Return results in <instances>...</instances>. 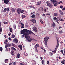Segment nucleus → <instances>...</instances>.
<instances>
[{
	"label": "nucleus",
	"instance_id": "37",
	"mask_svg": "<svg viewBox=\"0 0 65 65\" xmlns=\"http://www.w3.org/2000/svg\"><path fill=\"white\" fill-rule=\"evenodd\" d=\"M60 20V18H58V19L56 21L57 22H59V21Z\"/></svg>",
	"mask_w": 65,
	"mask_h": 65
},
{
	"label": "nucleus",
	"instance_id": "25",
	"mask_svg": "<svg viewBox=\"0 0 65 65\" xmlns=\"http://www.w3.org/2000/svg\"><path fill=\"white\" fill-rule=\"evenodd\" d=\"M4 42L5 43V44H7V42H8V41L7 40H6L5 41H4Z\"/></svg>",
	"mask_w": 65,
	"mask_h": 65
},
{
	"label": "nucleus",
	"instance_id": "33",
	"mask_svg": "<svg viewBox=\"0 0 65 65\" xmlns=\"http://www.w3.org/2000/svg\"><path fill=\"white\" fill-rule=\"evenodd\" d=\"M52 26L53 27H55V23L54 22H53L52 24Z\"/></svg>",
	"mask_w": 65,
	"mask_h": 65
},
{
	"label": "nucleus",
	"instance_id": "58",
	"mask_svg": "<svg viewBox=\"0 0 65 65\" xmlns=\"http://www.w3.org/2000/svg\"><path fill=\"white\" fill-rule=\"evenodd\" d=\"M61 28H62V26H60L59 27V28L58 29V30H60V29H61Z\"/></svg>",
	"mask_w": 65,
	"mask_h": 65
},
{
	"label": "nucleus",
	"instance_id": "57",
	"mask_svg": "<svg viewBox=\"0 0 65 65\" xmlns=\"http://www.w3.org/2000/svg\"><path fill=\"white\" fill-rule=\"evenodd\" d=\"M8 35L9 36H10V35H11V33L10 32V33L8 34Z\"/></svg>",
	"mask_w": 65,
	"mask_h": 65
},
{
	"label": "nucleus",
	"instance_id": "35",
	"mask_svg": "<svg viewBox=\"0 0 65 65\" xmlns=\"http://www.w3.org/2000/svg\"><path fill=\"white\" fill-rule=\"evenodd\" d=\"M8 44H7L5 45V48H7V47H8Z\"/></svg>",
	"mask_w": 65,
	"mask_h": 65
},
{
	"label": "nucleus",
	"instance_id": "22",
	"mask_svg": "<svg viewBox=\"0 0 65 65\" xmlns=\"http://www.w3.org/2000/svg\"><path fill=\"white\" fill-rule=\"evenodd\" d=\"M37 5H39L41 4V1H40L39 2H37Z\"/></svg>",
	"mask_w": 65,
	"mask_h": 65
},
{
	"label": "nucleus",
	"instance_id": "55",
	"mask_svg": "<svg viewBox=\"0 0 65 65\" xmlns=\"http://www.w3.org/2000/svg\"><path fill=\"white\" fill-rule=\"evenodd\" d=\"M29 7L30 8H32L33 7V6H32V5H31L30 6H29Z\"/></svg>",
	"mask_w": 65,
	"mask_h": 65
},
{
	"label": "nucleus",
	"instance_id": "14",
	"mask_svg": "<svg viewBox=\"0 0 65 65\" xmlns=\"http://www.w3.org/2000/svg\"><path fill=\"white\" fill-rule=\"evenodd\" d=\"M11 55H14V51L12 50L11 52Z\"/></svg>",
	"mask_w": 65,
	"mask_h": 65
},
{
	"label": "nucleus",
	"instance_id": "47",
	"mask_svg": "<svg viewBox=\"0 0 65 65\" xmlns=\"http://www.w3.org/2000/svg\"><path fill=\"white\" fill-rule=\"evenodd\" d=\"M41 10H42V11H43L44 10L43 9V7H42L41 8Z\"/></svg>",
	"mask_w": 65,
	"mask_h": 65
},
{
	"label": "nucleus",
	"instance_id": "44",
	"mask_svg": "<svg viewBox=\"0 0 65 65\" xmlns=\"http://www.w3.org/2000/svg\"><path fill=\"white\" fill-rule=\"evenodd\" d=\"M60 3H61L62 4H63V3L61 1H60V2L59 3V4H60Z\"/></svg>",
	"mask_w": 65,
	"mask_h": 65
},
{
	"label": "nucleus",
	"instance_id": "11",
	"mask_svg": "<svg viewBox=\"0 0 65 65\" xmlns=\"http://www.w3.org/2000/svg\"><path fill=\"white\" fill-rule=\"evenodd\" d=\"M39 45L38 44H37L35 46V48H37V47H39Z\"/></svg>",
	"mask_w": 65,
	"mask_h": 65
},
{
	"label": "nucleus",
	"instance_id": "2",
	"mask_svg": "<svg viewBox=\"0 0 65 65\" xmlns=\"http://www.w3.org/2000/svg\"><path fill=\"white\" fill-rule=\"evenodd\" d=\"M51 2L53 4H54L55 6H57V5L59 3V1H57L56 0H51Z\"/></svg>",
	"mask_w": 65,
	"mask_h": 65
},
{
	"label": "nucleus",
	"instance_id": "26",
	"mask_svg": "<svg viewBox=\"0 0 65 65\" xmlns=\"http://www.w3.org/2000/svg\"><path fill=\"white\" fill-rule=\"evenodd\" d=\"M44 62H45L44 60L43 59L42 60V64H43L44 65Z\"/></svg>",
	"mask_w": 65,
	"mask_h": 65
},
{
	"label": "nucleus",
	"instance_id": "19",
	"mask_svg": "<svg viewBox=\"0 0 65 65\" xmlns=\"http://www.w3.org/2000/svg\"><path fill=\"white\" fill-rule=\"evenodd\" d=\"M51 3L50 2L48 1L46 2V4L47 6H48Z\"/></svg>",
	"mask_w": 65,
	"mask_h": 65
},
{
	"label": "nucleus",
	"instance_id": "13",
	"mask_svg": "<svg viewBox=\"0 0 65 65\" xmlns=\"http://www.w3.org/2000/svg\"><path fill=\"white\" fill-rule=\"evenodd\" d=\"M59 12V13H60V14H61V15H63V12L61 10H60Z\"/></svg>",
	"mask_w": 65,
	"mask_h": 65
},
{
	"label": "nucleus",
	"instance_id": "16",
	"mask_svg": "<svg viewBox=\"0 0 65 65\" xmlns=\"http://www.w3.org/2000/svg\"><path fill=\"white\" fill-rule=\"evenodd\" d=\"M17 58H20V53H18L17 54Z\"/></svg>",
	"mask_w": 65,
	"mask_h": 65
},
{
	"label": "nucleus",
	"instance_id": "6",
	"mask_svg": "<svg viewBox=\"0 0 65 65\" xmlns=\"http://www.w3.org/2000/svg\"><path fill=\"white\" fill-rule=\"evenodd\" d=\"M10 0H4V2L5 4H8V2H9Z\"/></svg>",
	"mask_w": 65,
	"mask_h": 65
},
{
	"label": "nucleus",
	"instance_id": "12",
	"mask_svg": "<svg viewBox=\"0 0 65 65\" xmlns=\"http://www.w3.org/2000/svg\"><path fill=\"white\" fill-rule=\"evenodd\" d=\"M49 7H50V8H51L52 7H53V4H52L51 3L48 6Z\"/></svg>",
	"mask_w": 65,
	"mask_h": 65
},
{
	"label": "nucleus",
	"instance_id": "18",
	"mask_svg": "<svg viewBox=\"0 0 65 65\" xmlns=\"http://www.w3.org/2000/svg\"><path fill=\"white\" fill-rule=\"evenodd\" d=\"M11 49L12 50H13V51H16V49L13 47H11Z\"/></svg>",
	"mask_w": 65,
	"mask_h": 65
},
{
	"label": "nucleus",
	"instance_id": "10",
	"mask_svg": "<svg viewBox=\"0 0 65 65\" xmlns=\"http://www.w3.org/2000/svg\"><path fill=\"white\" fill-rule=\"evenodd\" d=\"M1 22H0V35L1 34V32L2 31V27H1Z\"/></svg>",
	"mask_w": 65,
	"mask_h": 65
},
{
	"label": "nucleus",
	"instance_id": "39",
	"mask_svg": "<svg viewBox=\"0 0 65 65\" xmlns=\"http://www.w3.org/2000/svg\"><path fill=\"white\" fill-rule=\"evenodd\" d=\"M53 19L54 21H56L57 20V18L56 17H54Z\"/></svg>",
	"mask_w": 65,
	"mask_h": 65
},
{
	"label": "nucleus",
	"instance_id": "56",
	"mask_svg": "<svg viewBox=\"0 0 65 65\" xmlns=\"http://www.w3.org/2000/svg\"><path fill=\"white\" fill-rule=\"evenodd\" d=\"M62 10H65V8L64 7L62 9Z\"/></svg>",
	"mask_w": 65,
	"mask_h": 65
},
{
	"label": "nucleus",
	"instance_id": "64",
	"mask_svg": "<svg viewBox=\"0 0 65 65\" xmlns=\"http://www.w3.org/2000/svg\"><path fill=\"white\" fill-rule=\"evenodd\" d=\"M12 63H10L9 64V65H12Z\"/></svg>",
	"mask_w": 65,
	"mask_h": 65
},
{
	"label": "nucleus",
	"instance_id": "40",
	"mask_svg": "<svg viewBox=\"0 0 65 65\" xmlns=\"http://www.w3.org/2000/svg\"><path fill=\"white\" fill-rule=\"evenodd\" d=\"M35 52H36L37 53V52H38V50H37V49H35Z\"/></svg>",
	"mask_w": 65,
	"mask_h": 65
},
{
	"label": "nucleus",
	"instance_id": "29",
	"mask_svg": "<svg viewBox=\"0 0 65 65\" xmlns=\"http://www.w3.org/2000/svg\"><path fill=\"white\" fill-rule=\"evenodd\" d=\"M8 59H6L5 60V63H8Z\"/></svg>",
	"mask_w": 65,
	"mask_h": 65
},
{
	"label": "nucleus",
	"instance_id": "48",
	"mask_svg": "<svg viewBox=\"0 0 65 65\" xmlns=\"http://www.w3.org/2000/svg\"><path fill=\"white\" fill-rule=\"evenodd\" d=\"M63 52H64V55H65V48H64V49H63Z\"/></svg>",
	"mask_w": 65,
	"mask_h": 65
},
{
	"label": "nucleus",
	"instance_id": "8",
	"mask_svg": "<svg viewBox=\"0 0 65 65\" xmlns=\"http://www.w3.org/2000/svg\"><path fill=\"white\" fill-rule=\"evenodd\" d=\"M30 21L32 22L33 23H36V20L34 19H32V20H30Z\"/></svg>",
	"mask_w": 65,
	"mask_h": 65
},
{
	"label": "nucleus",
	"instance_id": "62",
	"mask_svg": "<svg viewBox=\"0 0 65 65\" xmlns=\"http://www.w3.org/2000/svg\"><path fill=\"white\" fill-rule=\"evenodd\" d=\"M56 59L57 60V61H58V57H56Z\"/></svg>",
	"mask_w": 65,
	"mask_h": 65
},
{
	"label": "nucleus",
	"instance_id": "27",
	"mask_svg": "<svg viewBox=\"0 0 65 65\" xmlns=\"http://www.w3.org/2000/svg\"><path fill=\"white\" fill-rule=\"evenodd\" d=\"M58 14L57 13H55L54 14V16L55 17H57V15H58Z\"/></svg>",
	"mask_w": 65,
	"mask_h": 65
},
{
	"label": "nucleus",
	"instance_id": "59",
	"mask_svg": "<svg viewBox=\"0 0 65 65\" xmlns=\"http://www.w3.org/2000/svg\"><path fill=\"white\" fill-rule=\"evenodd\" d=\"M44 11L46 12V10L45 9H44Z\"/></svg>",
	"mask_w": 65,
	"mask_h": 65
},
{
	"label": "nucleus",
	"instance_id": "32",
	"mask_svg": "<svg viewBox=\"0 0 65 65\" xmlns=\"http://www.w3.org/2000/svg\"><path fill=\"white\" fill-rule=\"evenodd\" d=\"M60 52H61V53H62V54L63 55V56H65V54H64L63 53V50H62L60 51Z\"/></svg>",
	"mask_w": 65,
	"mask_h": 65
},
{
	"label": "nucleus",
	"instance_id": "21",
	"mask_svg": "<svg viewBox=\"0 0 65 65\" xmlns=\"http://www.w3.org/2000/svg\"><path fill=\"white\" fill-rule=\"evenodd\" d=\"M22 19H25L26 18V16L24 15H22Z\"/></svg>",
	"mask_w": 65,
	"mask_h": 65
},
{
	"label": "nucleus",
	"instance_id": "60",
	"mask_svg": "<svg viewBox=\"0 0 65 65\" xmlns=\"http://www.w3.org/2000/svg\"><path fill=\"white\" fill-rule=\"evenodd\" d=\"M58 46H59V44H57V45L56 46V47H58Z\"/></svg>",
	"mask_w": 65,
	"mask_h": 65
},
{
	"label": "nucleus",
	"instance_id": "52",
	"mask_svg": "<svg viewBox=\"0 0 65 65\" xmlns=\"http://www.w3.org/2000/svg\"><path fill=\"white\" fill-rule=\"evenodd\" d=\"M8 39L9 40H10V41L11 40V38H10V37H9Z\"/></svg>",
	"mask_w": 65,
	"mask_h": 65
},
{
	"label": "nucleus",
	"instance_id": "17",
	"mask_svg": "<svg viewBox=\"0 0 65 65\" xmlns=\"http://www.w3.org/2000/svg\"><path fill=\"white\" fill-rule=\"evenodd\" d=\"M32 40H32V39L31 38H30L29 40L27 39L28 42H31Z\"/></svg>",
	"mask_w": 65,
	"mask_h": 65
},
{
	"label": "nucleus",
	"instance_id": "36",
	"mask_svg": "<svg viewBox=\"0 0 65 65\" xmlns=\"http://www.w3.org/2000/svg\"><path fill=\"white\" fill-rule=\"evenodd\" d=\"M59 33L60 34H62V33H63V31H62V30L59 31Z\"/></svg>",
	"mask_w": 65,
	"mask_h": 65
},
{
	"label": "nucleus",
	"instance_id": "24",
	"mask_svg": "<svg viewBox=\"0 0 65 65\" xmlns=\"http://www.w3.org/2000/svg\"><path fill=\"white\" fill-rule=\"evenodd\" d=\"M61 63L62 64H65V60H62L61 62Z\"/></svg>",
	"mask_w": 65,
	"mask_h": 65
},
{
	"label": "nucleus",
	"instance_id": "1",
	"mask_svg": "<svg viewBox=\"0 0 65 65\" xmlns=\"http://www.w3.org/2000/svg\"><path fill=\"white\" fill-rule=\"evenodd\" d=\"M21 32L22 34H23L25 35V37L26 39H30V36H29V32L31 33V31L29 30H27L26 29H24L23 30H21Z\"/></svg>",
	"mask_w": 65,
	"mask_h": 65
},
{
	"label": "nucleus",
	"instance_id": "34",
	"mask_svg": "<svg viewBox=\"0 0 65 65\" xmlns=\"http://www.w3.org/2000/svg\"><path fill=\"white\" fill-rule=\"evenodd\" d=\"M10 32H12V28H9Z\"/></svg>",
	"mask_w": 65,
	"mask_h": 65
},
{
	"label": "nucleus",
	"instance_id": "51",
	"mask_svg": "<svg viewBox=\"0 0 65 65\" xmlns=\"http://www.w3.org/2000/svg\"><path fill=\"white\" fill-rule=\"evenodd\" d=\"M64 21V19H61L60 20V21Z\"/></svg>",
	"mask_w": 65,
	"mask_h": 65
},
{
	"label": "nucleus",
	"instance_id": "43",
	"mask_svg": "<svg viewBox=\"0 0 65 65\" xmlns=\"http://www.w3.org/2000/svg\"><path fill=\"white\" fill-rule=\"evenodd\" d=\"M47 63L48 65H49V61H47Z\"/></svg>",
	"mask_w": 65,
	"mask_h": 65
},
{
	"label": "nucleus",
	"instance_id": "42",
	"mask_svg": "<svg viewBox=\"0 0 65 65\" xmlns=\"http://www.w3.org/2000/svg\"><path fill=\"white\" fill-rule=\"evenodd\" d=\"M20 65H25V64H24L23 63H21L20 64Z\"/></svg>",
	"mask_w": 65,
	"mask_h": 65
},
{
	"label": "nucleus",
	"instance_id": "4",
	"mask_svg": "<svg viewBox=\"0 0 65 65\" xmlns=\"http://www.w3.org/2000/svg\"><path fill=\"white\" fill-rule=\"evenodd\" d=\"M21 11H22V9H21L18 8L17 9V12L19 14H20Z\"/></svg>",
	"mask_w": 65,
	"mask_h": 65
},
{
	"label": "nucleus",
	"instance_id": "28",
	"mask_svg": "<svg viewBox=\"0 0 65 65\" xmlns=\"http://www.w3.org/2000/svg\"><path fill=\"white\" fill-rule=\"evenodd\" d=\"M35 17H36V15H35V14H32L31 16L32 18H34Z\"/></svg>",
	"mask_w": 65,
	"mask_h": 65
},
{
	"label": "nucleus",
	"instance_id": "41",
	"mask_svg": "<svg viewBox=\"0 0 65 65\" xmlns=\"http://www.w3.org/2000/svg\"><path fill=\"white\" fill-rule=\"evenodd\" d=\"M3 23H4V24H7V22H3Z\"/></svg>",
	"mask_w": 65,
	"mask_h": 65
},
{
	"label": "nucleus",
	"instance_id": "38",
	"mask_svg": "<svg viewBox=\"0 0 65 65\" xmlns=\"http://www.w3.org/2000/svg\"><path fill=\"white\" fill-rule=\"evenodd\" d=\"M3 50V49L2 48V47H0V51H1V52H2V51Z\"/></svg>",
	"mask_w": 65,
	"mask_h": 65
},
{
	"label": "nucleus",
	"instance_id": "30",
	"mask_svg": "<svg viewBox=\"0 0 65 65\" xmlns=\"http://www.w3.org/2000/svg\"><path fill=\"white\" fill-rule=\"evenodd\" d=\"M49 55H50L51 56H52L53 55V54L52 53V52H49Z\"/></svg>",
	"mask_w": 65,
	"mask_h": 65
},
{
	"label": "nucleus",
	"instance_id": "7",
	"mask_svg": "<svg viewBox=\"0 0 65 65\" xmlns=\"http://www.w3.org/2000/svg\"><path fill=\"white\" fill-rule=\"evenodd\" d=\"M33 30L35 32H37V29L35 27H34L33 28Z\"/></svg>",
	"mask_w": 65,
	"mask_h": 65
},
{
	"label": "nucleus",
	"instance_id": "5",
	"mask_svg": "<svg viewBox=\"0 0 65 65\" xmlns=\"http://www.w3.org/2000/svg\"><path fill=\"white\" fill-rule=\"evenodd\" d=\"M13 41L15 42V43L16 44L18 43V40L17 39L15 38L13 39Z\"/></svg>",
	"mask_w": 65,
	"mask_h": 65
},
{
	"label": "nucleus",
	"instance_id": "9",
	"mask_svg": "<svg viewBox=\"0 0 65 65\" xmlns=\"http://www.w3.org/2000/svg\"><path fill=\"white\" fill-rule=\"evenodd\" d=\"M18 47L20 48V50H22L23 48V46H22V45H18Z\"/></svg>",
	"mask_w": 65,
	"mask_h": 65
},
{
	"label": "nucleus",
	"instance_id": "46",
	"mask_svg": "<svg viewBox=\"0 0 65 65\" xmlns=\"http://www.w3.org/2000/svg\"><path fill=\"white\" fill-rule=\"evenodd\" d=\"M24 12V11L22 10V11H21V13H23V12Z\"/></svg>",
	"mask_w": 65,
	"mask_h": 65
},
{
	"label": "nucleus",
	"instance_id": "20",
	"mask_svg": "<svg viewBox=\"0 0 65 65\" xmlns=\"http://www.w3.org/2000/svg\"><path fill=\"white\" fill-rule=\"evenodd\" d=\"M15 35H12L11 36V38H14L15 37Z\"/></svg>",
	"mask_w": 65,
	"mask_h": 65
},
{
	"label": "nucleus",
	"instance_id": "15",
	"mask_svg": "<svg viewBox=\"0 0 65 65\" xmlns=\"http://www.w3.org/2000/svg\"><path fill=\"white\" fill-rule=\"evenodd\" d=\"M11 11L12 12H15V9H14V8H12L11 9Z\"/></svg>",
	"mask_w": 65,
	"mask_h": 65
},
{
	"label": "nucleus",
	"instance_id": "45",
	"mask_svg": "<svg viewBox=\"0 0 65 65\" xmlns=\"http://www.w3.org/2000/svg\"><path fill=\"white\" fill-rule=\"evenodd\" d=\"M7 11H9V8H7Z\"/></svg>",
	"mask_w": 65,
	"mask_h": 65
},
{
	"label": "nucleus",
	"instance_id": "50",
	"mask_svg": "<svg viewBox=\"0 0 65 65\" xmlns=\"http://www.w3.org/2000/svg\"><path fill=\"white\" fill-rule=\"evenodd\" d=\"M28 25H25V28H27V27H28Z\"/></svg>",
	"mask_w": 65,
	"mask_h": 65
},
{
	"label": "nucleus",
	"instance_id": "31",
	"mask_svg": "<svg viewBox=\"0 0 65 65\" xmlns=\"http://www.w3.org/2000/svg\"><path fill=\"white\" fill-rule=\"evenodd\" d=\"M7 11V8H5V9L4 10V12H6Z\"/></svg>",
	"mask_w": 65,
	"mask_h": 65
},
{
	"label": "nucleus",
	"instance_id": "23",
	"mask_svg": "<svg viewBox=\"0 0 65 65\" xmlns=\"http://www.w3.org/2000/svg\"><path fill=\"white\" fill-rule=\"evenodd\" d=\"M56 51H57V49L55 48V50L52 51V52H53V53L54 54H55V53H56Z\"/></svg>",
	"mask_w": 65,
	"mask_h": 65
},
{
	"label": "nucleus",
	"instance_id": "54",
	"mask_svg": "<svg viewBox=\"0 0 65 65\" xmlns=\"http://www.w3.org/2000/svg\"><path fill=\"white\" fill-rule=\"evenodd\" d=\"M8 47H10V46H11V44H8Z\"/></svg>",
	"mask_w": 65,
	"mask_h": 65
},
{
	"label": "nucleus",
	"instance_id": "49",
	"mask_svg": "<svg viewBox=\"0 0 65 65\" xmlns=\"http://www.w3.org/2000/svg\"><path fill=\"white\" fill-rule=\"evenodd\" d=\"M60 8H63V7L62 6H61L60 7Z\"/></svg>",
	"mask_w": 65,
	"mask_h": 65
},
{
	"label": "nucleus",
	"instance_id": "63",
	"mask_svg": "<svg viewBox=\"0 0 65 65\" xmlns=\"http://www.w3.org/2000/svg\"><path fill=\"white\" fill-rule=\"evenodd\" d=\"M21 28H24V26H22Z\"/></svg>",
	"mask_w": 65,
	"mask_h": 65
},
{
	"label": "nucleus",
	"instance_id": "3",
	"mask_svg": "<svg viewBox=\"0 0 65 65\" xmlns=\"http://www.w3.org/2000/svg\"><path fill=\"white\" fill-rule=\"evenodd\" d=\"M48 39H49V37H46L44 39V41H45L44 43L45 44L46 46H47V40H48Z\"/></svg>",
	"mask_w": 65,
	"mask_h": 65
},
{
	"label": "nucleus",
	"instance_id": "61",
	"mask_svg": "<svg viewBox=\"0 0 65 65\" xmlns=\"http://www.w3.org/2000/svg\"><path fill=\"white\" fill-rule=\"evenodd\" d=\"M16 64V62H15L14 63H13V65H15Z\"/></svg>",
	"mask_w": 65,
	"mask_h": 65
},
{
	"label": "nucleus",
	"instance_id": "53",
	"mask_svg": "<svg viewBox=\"0 0 65 65\" xmlns=\"http://www.w3.org/2000/svg\"><path fill=\"white\" fill-rule=\"evenodd\" d=\"M12 46H14V47H15L14 44L13 43H12Z\"/></svg>",
	"mask_w": 65,
	"mask_h": 65
}]
</instances>
